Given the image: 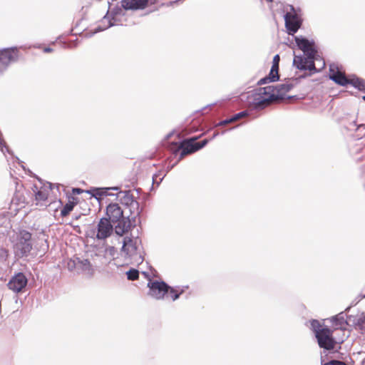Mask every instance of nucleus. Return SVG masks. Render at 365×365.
Returning a JSON list of instances; mask_svg holds the SVG:
<instances>
[{"mask_svg": "<svg viewBox=\"0 0 365 365\" xmlns=\"http://www.w3.org/2000/svg\"><path fill=\"white\" fill-rule=\"evenodd\" d=\"M77 203V202L76 201H68L64 206L62 208V210H61V215L62 217H66V215H68L69 214V212L73 210L75 205Z\"/></svg>", "mask_w": 365, "mask_h": 365, "instance_id": "22", "label": "nucleus"}, {"mask_svg": "<svg viewBox=\"0 0 365 365\" xmlns=\"http://www.w3.org/2000/svg\"><path fill=\"white\" fill-rule=\"evenodd\" d=\"M232 122H235V121L232 119V117H231L230 118L221 120L220 122L218 123L217 125L223 126V125H227V124H229L230 123H232Z\"/></svg>", "mask_w": 365, "mask_h": 365, "instance_id": "33", "label": "nucleus"}, {"mask_svg": "<svg viewBox=\"0 0 365 365\" xmlns=\"http://www.w3.org/2000/svg\"><path fill=\"white\" fill-rule=\"evenodd\" d=\"M116 249L113 246H109L106 248L105 250V255L106 256H110V257L114 258L115 255H116Z\"/></svg>", "mask_w": 365, "mask_h": 365, "instance_id": "29", "label": "nucleus"}, {"mask_svg": "<svg viewBox=\"0 0 365 365\" xmlns=\"http://www.w3.org/2000/svg\"><path fill=\"white\" fill-rule=\"evenodd\" d=\"M168 292L170 294L172 299L175 301L178 299L180 297V294L183 293L184 289L180 287L174 288L170 287Z\"/></svg>", "mask_w": 365, "mask_h": 365, "instance_id": "24", "label": "nucleus"}, {"mask_svg": "<svg viewBox=\"0 0 365 365\" xmlns=\"http://www.w3.org/2000/svg\"><path fill=\"white\" fill-rule=\"evenodd\" d=\"M156 178H157V175H154V176L153 177V183H155V181H156Z\"/></svg>", "mask_w": 365, "mask_h": 365, "instance_id": "42", "label": "nucleus"}, {"mask_svg": "<svg viewBox=\"0 0 365 365\" xmlns=\"http://www.w3.org/2000/svg\"><path fill=\"white\" fill-rule=\"evenodd\" d=\"M285 27L289 34H295L302 25L301 10L295 9L292 5L284 6Z\"/></svg>", "mask_w": 365, "mask_h": 365, "instance_id": "4", "label": "nucleus"}, {"mask_svg": "<svg viewBox=\"0 0 365 365\" xmlns=\"http://www.w3.org/2000/svg\"><path fill=\"white\" fill-rule=\"evenodd\" d=\"M148 287H149L148 294L156 299H163L170 289V286L163 281L150 280Z\"/></svg>", "mask_w": 365, "mask_h": 365, "instance_id": "9", "label": "nucleus"}, {"mask_svg": "<svg viewBox=\"0 0 365 365\" xmlns=\"http://www.w3.org/2000/svg\"><path fill=\"white\" fill-rule=\"evenodd\" d=\"M31 235L26 230H21L19 232L18 240L14 245L16 255L19 257L28 256L32 250L31 242Z\"/></svg>", "mask_w": 365, "mask_h": 365, "instance_id": "5", "label": "nucleus"}, {"mask_svg": "<svg viewBox=\"0 0 365 365\" xmlns=\"http://www.w3.org/2000/svg\"><path fill=\"white\" fill-rule=\"evenodd\" d=\"M7 255V251L3 247H0V260H6Z\"/></svg>", "mask_w": 365, "mask_h": 365, "instance_id": "34", "label": "nucleus"}, {"mask_svg": "<svg viewBox=\"0 0 365 365\" xmlns=\"http://www.w3.org/2000/svg\"><path fill=\"white\" fill-rule=\"evenodd\" d=\"M208 143V140L207 139H204L202 140V141L200 142H195V141H193V145H195V150L196 151L199 150L200 149L202 148L203 147H205L207 143Z\"/></svg>", "mask_w": 365, "mask_h": 365, "instance_id": "30", "label": "nucleus"}, {"mask_svg": "<svg viewBox=\"0 0 365 365\" xmlns=\"http://www.w3.org/2000/svg\"><path fill=\"white\" fill-rule=\"evenodd\" d=\"M363 98L365 100V96H364V98Z\"/></svg>", "mask_w": 365, "mask_h": 365, "instance_id": "48", "label": "nucleus"}, {"mask_svg": "<svg viewBox=\"0 0 365 365\" xmlns=\"http://www.w3.org/2000/svg\"><path fill=\"white\" fill-rule=\"evenodd\" d=\"M19 58V51L16 47L0 50V73L4 72L12 63Z\"/></svg>", "mask_w": 365, "mask_h": 365, "instance_id": "7", "label": "nucleus"}, {"mask_svg": "<svg viewBox=\"0 0 365 365\" xmlns=\"http://www.w3.org/2000/svg\"><path fill=\"white\" fill-rule=\"evenodd\" d=\"M361 128H364L365 129V124H360L358 125L357 129H360Z\"/></svg>", "mask_w": 365, "mask_h": 365, "instance_id": "40", "label": "nucleus"}, {"mask_svg": "<svg viewBox=\"0 0 365 365\" xmlns=\"http://www.w3.org/2000/svg\"><path fill=\"white\" fill-rule=\"evenodd\" d=\"M279 56L278 54L275 55L273 58V62L272 68H273V71H275V69L279 70Z\"/></svg>", "mask_w": 365, "mask_h": 365, "instance_id": "32", "label": "nucleus"}, {"mask_svg": "<svg viewBox=\"0 0 365 365\" xmlns=\"http://www.w3.org/2000/svg\"><path fill=\"white\" fill-rule=\"evenodd\" d=\"M121 251L125 258L134 263L140 264L143 261L141 240L138 237H125Z\"/></svg>", "mask_w": 365, "mask_h": 365, "instance_id": "3", "label": "nucleus"}, {"mask_svg": "<svg viewBox=\"0 0 365 365\" xmlns=\"http://www.w3.org/2000/svg\"><path fill=\"white\" fill-rule=\"evenodd\" d=\"M113 26V24L112 23L111 20L108 17L107 14L101 20V25L98 26L94 29V34L98 33L99 31H103L110 26Z\"/></svg>", "mask_w": 365, "mask_h": 365, "instance_id": "19", "label": "nucleus"}, {"mask_svg": "<svg viewBox=\"0 0 365 365\" xmlns=\"http://www.w3.org/2000/svg\"><path fill=\"white\" fill-rule=\"evenodd\" d=\"M345 317L346 314L344 312H340L339 314L332 317L330 321L336 329H344L348 324Z\"/></svg>", "mask_w": 365, "mask_h": 365, "instance_id": "18", "label": "nucleus"}, {"mask_svg": "<svg viewBox=\"0 0 365 365\" xmlns=\"http://www.w3.org/2000/svg\"><path fill=\"white\" fill-rule=\"evenodd\" d=\"M318 58L315 56H309L305 55L294 56L293 65L299 70H309L312 73L319 72L321 68L317 69L315 66V61H318Z\"/></svg>", "mask_w": 365, "mask_h": 365, "instance_id": "6", "label": "nucleus"}, {"mask_svg": "<svg viewBox=\"0 0 365 365\" xmlns=\"http://www.w3.org/2000/svg\"><path fill=\"white\" fill-rule=\"evenodd\" d=\"M329 78L342 86L349 84V78L339 70L338 66L335 64H331L329 66Z\"/></svg>", "mask_w": 365, "mask_h": 365, "instance_id": "14", "label": "nucleus"}, {"mask_svg": "<svg viewBox=\"0 0 365 365\" xmlns=\"http://www.w3.org/2000/svg\"><path fill=\"white\" fill-rule=\"evenodd\" d=\"M49 188L51 189V184L49 183Z\"/></svg>", "mask_w": 365, "mask_h": 365, "instance_id": "47", "label": "nucleus"}, {"mask_svg": "<svg viewBox=\"0 0 365 365\" xmlns=\"http://www.w3.org/2000/svg\"><path fill=\"white\" fill-rule=\"evenodd\" d=\"M295 42L298 48L304 53L303 55L315 56L317 55V50L314 47V41H309L302 36H296Z\"/></svg>", "mask_w": 365, "mask_h": 365, "instance_id": "11", "label": "nucleus"}, {"mask_svg": "<svg viewBox=\"0 0 365 365\" xmlns=\"http://www.w3.org/2000/svg\"><path fill=\"white\" fill-rule=\"evenodd\" d=\"M73 192L75 194H80V193L83 192V190L81 188H73Z\"/></svg>", "mask_w": 365, "mask_h": 365, "instance_id": "37", "label": "nucleus"}, {"mask_svg": "<svg viewBox=\"0 0 365 365\" xmlns=\"http://www.w3.org/2000/svg\"><path fill=\"white\" fill-rule=\"evenodd\" d=\"M320 62H321V60H319ZM325 66V63L324 61H322V66H321V68H324Z\"/></svg>", "mask_w": 365, "mask_h": 365, "instance_id": "41", "label": "nucleus"}, {"mask_svg": "<svg viewBox=\"0 0 365 365\" xmlns=\"http://www.w3.org/2000/svg\"><path fill=\"white\" fill-rule=\"evenodd\" d=\"M113 231V226L106 217L100 220L97 225L96 237L98 240H105L110 237Z\"/></svg>", "mask_w": 365, "mask_h": 365, "instance_id": "12", "label": "nucleus"}, {"mask_svg": "<svg viewBox=\"0 0 365 365\" xmlns=\"http://www.w3.org/2000/svg\"><path fill=\"white\" fill-rule=\"evenodd\" d=\"M197 138H192L190 139L185 140L180 143L175 152L180 153V159H182L188 154L196 152L195 147L193 145V141H195Z\"/></svg>", "mask_w": 365, "mask_h": 365, "instance_id": "15", "label": "nucleus"}, {"mask_svg": "<svg viewBox=\"0 0 365 365\" xmlns=\"http://www.w3.org/2000/svg\"><path fill=\"white\" fill-rule=\"evenodd\" d=\"M34 188L36 190H37L36 192L34 190V192H36L35 193L36 200V201H45L48 197V190L46 189L38 190L36 186H34Z\"/></svg>", "mask_w": 365, "mask_h": 365, "instance_id": "21", "label": "nucleus"}, {"mask_svg": "<svg viewBox=\"0 0 365 365\" xmlns=\"http://www.w3.org/2000/svg\"><path fill=\"white\" fill-rule=\"evenodd\" d=\"M52 50H53L52 48H49V47H47V48H44V52H46V53H48V52L52 51Z\"/></svg>", "mask_w": 365, "mask_h": 365, "instance_id": "39", "label": "nucleus"}, {"mask_svg": "<svg viewBox=\"0 0 365 365\" xmlns=\"http://www.w3.org/2000/svg\"><path fill=\"white\" fill-rule=\"evenodd\" d=\"M278 69H275V71H273V68H271L270 72L269 75L267 76V78L269 79V81L274 82L279 79V73H278Z\"/></svg>", "mask_w": 365, "mask_h": 365, "instance_id": "28", "label": "nucleus"}, {"mask_svg": "<svg viewBox=\"0 0 365 365\" xmlns=\"http://www.w3.org/2000/svg\"><path fill=\"white\" fill-rule=\"evenodd\" d=\"M116 195L120 202L129 210V214L126 216L128 222H123V224L119 223L115 227V233L123 236L131 227H135L141 210L139 202L134 199L130 190L119 191Z\"/></svg>", "mask_w": 365, "mask_h": 365, "instance_id": "2", "label": "nucleus"}, {"mask_svg": "<svg viewBox=\"0 0 365 365\" xmlns=\"http://www.w3.org/2000/svg\"><path fill=\"white\" fill-rule=\"evenodd\" d=\"M148 4V0H123L122 6L126 9L138 10L145 9Z\"/></svg>", "mask_w": 365, "mask_h": 365, "instance_id": "16", "label": "nucleus"}, {"mask_svg": "<svg viewBox=\"0 0 365 365\" xmlns=\"http://www.w3.org/2000/svg\"><path fill=\"white\" fill-rule=\"evenodd\" d=\"M106 215V218L113 223L123 224V222H128L124 211L118 203H110L107 206Z\"/></svg>", "mask_w": 365, "mask_h": 365, "instance_id": "8", "label": "nucleus"}, {"mask_svg": "<svg viewBox=\"0 0 365 365\" xmlns=\"http://www.w3.org/2000/svg\"><path fill=\"white\" fill-rule=\"evenodd\" d=\"M324 365H346L344 362L338 360H331Z\"/></svg>", "mask_w": 365, "mask_h": 365, "instance_id": "35", "label": "nucleus"}, {"mask_svg": "<svg viewBox=\"0 0 365 365\" xmlns=\"http://www.w3.org/2000/svg\"><path fill=\"white\" fill-rule=\"evenodd\" d=\"M217 135V133L214 134L212 138H215Z\"/></svg>", "mask_w": 365, "mask_h": 365, "instance_id": "46", "label": "nucleus"}, {"mask_svg": "<svg viewBox=\"0 0 365 365\" xmlns=\"http://www.w3.org/2000/svg\"><path fill=\"white\" fill-rule=\"evenodd\" d=\"M163 178H160L159 182H156L158 185L160 183V182L162 181Z\"/></svg>", "mask_w": 365, "mask_h": 365, "instance_id": "44", "label": "nucleus"}, {"mask_svg": "<svg viewBox=\"0 0 365 365\" xmlns=\"http://www.w3.org/2000/svg\"><path fill=\"white\" fill-rule=\"evenodd\" d=\"M108 187H102V188H96L93 190V196H94L96 199L101 196H107V195H113L111 193L108 192Z\"/></svg>", "mask_w": 365, "mask_h": 365, "instance_id": "23", "label": "nucleus"}, {"mask_svg": "<svg viewBox=\"0 0 365 365\" xmlns=\"http://www.w3.org/2000/svg\"><path fill=\"white\" fill-rule=\"evenodd\" d=\"M127 278L129 280H136L139 277V272L136 269H130L126 272Z\"/></svg>", "mask_w": 365, "mask_h": 365, "instance_id": "26", "label": "nucleus"}, {"mask_svg": "<svg viewBox=\"0 0 365 365\" xmlns=\"http://www.w3.org/2000/svg\"><path fill=\"white\" fill-rule=\"evenodd\" d=\"M27 282L26 276L23 273L19 272L9 280L7 286L14 292L18 293L26 286Z\"/></svg>", "mask_w": 365, "mask_h": 365, "instance_id": "13", "label": "nucleus"}, {"mask_svg": "<svg viewBox=\"0 0 365 365\" xmlns=\"http://www.w3.org/2000/svg\"><path fill=\"white\" fill-rule=\"evenodd\" d=\"M311 327L314 332L315 333V336L317 334L318 332H319L321 330H322L323 328H322V326L319 321L316 319H313L310 322Z\"/></svg>", "mask_w": 365, "mask_h": 365, "instance_id": "27", "label": "nucleus"}, {"mask_svg": "<svg viewBox=\"0 0 365 365\" xmlns=\"http://www.w3.org/2000/svg\"><path fill=\"white\" fill-rule=\"evenodd\" d=\"M109 190H115V191H120L119 187H108Z\"/></svg>", "mask_w": 365, "mask_h": 365, "instance_id": "38", "label": "nucleus"}, {"mask_svg": "<svg viewBox=\"0 0 365 365\" xmlns=\"http://www.w3.org/2000/svg\"><path fill=\"white\" fill-rule=\"evenodd\" d=\"M183 0H176V1H173V4H176V3H178V2H181Z\"/></svg>", "mask_w": 365, "mask_h": 365, "instance_id": "43", "label": "nucleus"}, {"mask_svg": "<svg viewBox=\"0 0 365 365\" xmlns=\"http://www.w3.org/2000/svg\"><path fill=\"white\" fill-rule=\"evenodd\" d=\"M268 82H270V81H269V78H267V77L266 76V77H264V78H261V79L259 81L258 84H259V85L266 84V83H267Z\"/></svg>", "mask_w": 365, "mask_h": 365, "instance_id": "36", "label": "nucleus"}, {"mask_svg": "<svg viewBox=\"0 0 365 365\" xmlns=\"http://www.w3.org/2000/svg\"><path fill=\"white\" fill-rule=\"evenodd\" d=\"M268 2H272L273 0H266Z\"/></svg>", "mask_w": 365, "mask_h": 365, "instance_id": "45", "label": "nucleus"}, {"mask_svg": "<svg viewBox=\"0 0 365 365\" xmlns=\"http://www.w3.org/2000/svg\"><path fill=\"white\" fill-rule=\"evenodd\" d=\"M333 331L327 328H323L316 335L319 346L327 350H331L334 348L335 341L332 337Z\"/></svg>", "mask_w": 365, "mask_h": 365, "instance_id": "10", "label": "nucleus"}, {"mask_svg": "<svg viewBox=\"0 0 365 365\" xmlns=\"http://www.w3.org/2000/svg\"><path fill=\"white\" fill-rule=\"evenodd\" d=\"M77 263L78 272H81L89 277H91L93 275L94 269L88 259H81L78 257Z\"/></svg>", "mask_w": 365, "mask_h": 365, "instance_id": "17", "label": "nucleus"}, {"mask_svg": "<svg viewBox=\"0 0 365 365\" xmlns=\"http://www.w3.org/2000/svg\"><path fill=\"white\" fill-rule=\"evenodd\" d=\"M248 112L247 110H243V111H241L235 115H234L232 116V119L234 120V121H237L244 117H246L248 115Z\"/></svg>", "mask_w": 365, "mask_h": 365, "instance_id": "31", "label": "nucleus"}, {"mask_svg": "<svg viewBox=\"0 0 365 365\" xmlns=\"http://www.w3.org/2000/svg\"><path fill=\"white\" fill-rule=\"evenodd\" d=\"M78 257H73L70 259L67 262V268L70 271L76 270L78 272V263L77 261Z\"/></svg>", "mask_w": 365, "mask_h": 365, "instance_id": "25", "label": "nucleus"}, {"mask_svg": "<svg viewBox=\"0 0 365 365\" xmlns=\"http://www.w3.org/2000/svg\"><path fill=\"white\" fill-rule=\"evenodd\" d=\"M293 88V85L288 82L279 84L276 86H267L260 88L258 92L253 95L252 104L255 109L261 110L274 101H279L285 98H291L286 94Z\"/></svg>", "mask_w": 365, "mask_h": 365, "instance_id": "1", "label": "nucleus"}, {"mask_svg": "<svg viewBox=\"0 0 365 365\" xmlns=\"http://www.w3.org/2000/svg\"><path fill=\"white\" fill-rule=\"evenodd\" d=\"M349 84L352 85L359 91H365V81L358 77H353L349 79Z\"/></svg>", "mask_w": 365, "mask_h": 365, "instance_id": "20", "label": "nucleus"}]
</instances>
